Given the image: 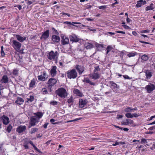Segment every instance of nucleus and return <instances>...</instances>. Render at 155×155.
Returning a JSON list of instances; mask_svg holds the SVG:
<instances>
[{
	"label": "nucleus",
	"instance_id": "obj_1",
	"mask_svg": "<svg viewBox=\"0 0 155 155\" xmlns=\"http://www.w3.org/2000/svg\"><path fill=\"white\" fill-rule=\"evenodd\" d=\"M59 56V54L57 51L54 52L53 51L49 52L47 55L48 59L51 61H56Z\"/></svg>",
	"mask_w": 155,
	"mask_h": 155
},
{
	"label": "nucleus",
	"instance_id": "obj_2",
	"mask_svg": "<svg viewBox=\"0 0 155 155\" xmlns=\"http://www.w3.org/2000/svg\"><path fill=\"white\" fill-rule=\"evenodd\" d=\"M56 93L61 97L65 98L67 95L66 90L62 87L56 90Z\"/></svg>",
	"mask_w": 155,
	"mask_h": 155
},
{
	"label": "nucleus",
	"instance_id": "obj_3",
	"mask_svg": "<svg viewBox=\"0 0 155 155\" xmlns=\"http://www.w3.org/2000/svg\"><path fill=\"white\" fill-rule=\"evenodd\" d=\"M67 75L68 78H76L77 76V72L75 69H73L67 71Z\"/></svg>",
	"mask_w": 155,
	"mask_h": 155
},
{
	"label": "nucleus",
	"instance_id": "obj_4",
	"mask_svg": "<svg viewBox=\"0 0 155 155\" xmlns=\"http://www.w3.org/2000/svg\"><path fill=\"white\" fill-rule=\"evenodd\" d=\"M12 45L13 47L16 51H19L20 50V48L21 46V43L15 40H14L12 41Z\"/></svg>",
	"mask_w": 155,
	"mask_h": 155
},
{
	"label": "nucleus",
	"instance_id": "obj_5",
	"mask_svg": "<svg viewBox=\"0 0 155 155\" xmlns=\"http://www.w3.org/2000/svg\"><path fill=\"white\" fill-rule=\"evenodd\" d=\"M110 85V87L113 91L116 93H117L119 89V86L113 81H110L109 82Z\"/></svg>",
	"mask_w": 155,
	"mask_h": 155
},
{
	"label": "nucleus",
	"instance_id": "obj_6",
	"mask_svg": "<svg viewBox=\"0 0 155 155\" xmlns=\"http://www.w3.org/2000/svg\"><path fill=\"white\" fill-rule=\"evenodd\" d=\"M39 119H38L36 117H32L30 118L29 123V125L31 126H35L36 125V124L39 122Z\"/></svg>",
	"mask_w": 155,
	"mask_h": 155
},
{
	"label": "nucleus",
	"instance_id": "obj_7",
	"mask_svg": "<svg viewBox=\"0 0 155 155\" xmlns=\"http://www.w3.org/2000/svg\"><path fill=\"white\" fill-rule=\"evenodd\" d=\"M145 89L147 90V92L150 93L153 90L155 89V85L152 84L147 85L145 87Z\"/></svg>",
	"mask_w": 155,
	"mask_h": 155
},
{
	"label": "nucleus",
	"instance_id": "obj_8",
	"mask_svg": "<svg viewBox=\"0 0 155 155\" xmlns=\"http://www.w3.org/2000/svg\"><path fill=\"white\" fill-rule=\"evenodd\" d=\"M0 119L2 120L3 123L5 125H7L9 122V118L5 115H3L1 117Z\"/></svg>",
	"mask_w": 155,
	"mask_h": 155
},
{
	"label": "nucleus",
	"instance_id": "obj_9",
	"mask_svg": "<svg viewBox=\"0 0 155 155\" xmlns=\"http://www.w3.org/2000/svg\"><path fill=\"white\" fill-rule=\"evenodd\" d=\"M87 101L85 99H80L79 106L80 107H84L87 103Z\"/></svg>",
	"mask_w": 155,
	"mask_h": 155
},
{
	"label": "nucleus",
	"instance_id": "obj_10",
	"mask_svg": "<svg viewBox=\"0 0 155 155\" xmlns=\"http://www.w3.org/2000/svg\"><path fill=\"white\" fill-rule=\"evenodd\" d=\"M26 129L25 126H20L18 127L16 129V131L19 133H21L24 132Z\"/></svg>",
	"mask_w": 155,
	"mask_h": 155
},
{
	"label": "nucleus",
	"instance_id": "obj_11",
	"mask_svg": "<svg viewBox=\"0 0 155 155\" xmlns=\"http://www.w3.org/2000/svg\"><path fill=\"white\" fill-rule=\"evenodd\" d=\"M69 42V39L68 37L66 36H64L61 37V43L63 45L68 44Z\"/></svg>",
	"mask_w": 155,
	"mask_h": 155
},
{
	"label": "nucleus",
	"instance_id": "obj_12",
	"mask_svg": "<svg viewBox=\"0 0 155 155\" xmlns=\"http://www.w3.org/2000/svg\"><path fill=\"white\" fill-rule=\"evenodd\" d=\"M124 124L125 125H130L132 127H135L136 126L133 120L131 119H127L126 122L124 123Z\"/></svg>",
	"mask_w": 155,
	"mask_h": 155
},
{
	"label": "nucleus",
	"instance_id": "obj_13",
	"mask_svg": "<svg viewBox=\"0 0 155 155\" xmlns=\"http://www.w3.org/2000/svg\"><path fill=\"white\" fill-rule=\"evenodd\" d=\"M49 31L48 30L45 31L42 34L41 39H43L44 40H46L49 37Z\"/></svg>",
	"mask_w": 155,
	"mask_h": 155
},
{
	"label": "nucleus",
	"instance_id": "obj_14",
	"mask_svg": "<svg viewBox=\"0 0 155 155\" xmlns=\"http://www.w3.org/2000/svg\"><path fill=\"white\" fill-rule=\"evenodd\" d=\"M15 37L20 42H23L26 39V37H22L18 35H15Z\"/></svg>",
	"mask_w": 155,
	"mask_h": 155
},
{
	"label": "nucleus",
	"instance_id": "obj_15",
	"mask_svg": "<svg viewBox=\"0 0 155 155\" xmlns=\"http://www.w3.org/2000/svg\"><path fill=\"white\" fill-rule=\"evenodd\" d=\"M57 67L55 66H54L50 70V74L53 77H54L56 74Z\"/></svg>",
	"mask_w": 155,
	"mask_h": 155
},
{
	"label": "nucleus",
	"instance_id": "obj_16",
	"mask_svg": "<svg viewBox=\"0 0 155 155\" xmlns=\"http://www.w3.org/2000/svg\"><path fill=\"white\" fill-rule=\"evenodd\" d=\"M52 40L54 43H57L60 41V38L58 36L53 35L52 36Z\"/></svg>",
	"mask_w": 155,
	"mask_h": 155
},
{
	"label": "nucleus",
	"instance_id": "obj_17",
	"mask_svg": "<svg viewBox=\"0 0 155 155\" xmlns=\"http://www.w3.org/2000/svg\"><path fill=\"white\" fill-rule=\"evenodd\" d=\"M70 41L74 42H78V38L76 35L74 34H72L70 35L69 37Z\"/></svg>",
	"mask_w": 155,
	"mask_h": 155
},
{
	"label": "nucleus",
	"instance_id": "obj_18",
	"mask_svg": "<svg viewBox=\"0 0 155 155\" xmlns=\"http://www.w3.org/2000/svg\"><path fill=\"white\" fill-rule=\"evenodd\" d=\"M146 3V1L143 0H140L137 1L136 6L137 7H140L142 5H144Z\"/></svg>",
	"mask_w": 155,
	"mask_h": 155
},
{
	"label": "nucleus",
	"instance_id": "obj_19",
	"mask_svg": "<svg viewBox=\"0 0 155 155\" xmlns=\"http://www.w3.org/2000/svg\"><path fill=\"white\" fill-rule=\"evenodd\" d=\"M57 82V80L54 78H50L48 81V84L53 86Z\"/></svg>",
	"mask_w": 155,
	"mask_h": 155
},
{
	"label": "nucleus",
	"instance_id": "obj_20",
	"mask_svg": "<svg viewBox=\"0 0 155 155\" xmlns=\"http://www.w3.org/2000/svg\"><path fill=\"white\" fill-rule=\"evenodd\" d=\"M24 101V100L22 98L18 97L15 102L18 104L21 105L23 104Z\"/></svg>",
	"mask_w": 155,
	"mask_h": 155
},
{
	"label": "nucleus",
	"instance_id": "obj_21",
	"mask_svg": "<svg viewBox=\"0 0 155 155\" xmlns=\"http://www.w3.org/2000/svg\"><path fill=\"white\" fill-rule=\"evenodd\" d=\"M155 8V5L153 3H151L149 6H147L145 8V10L148 11L150 10H153Z\"/></svg>",
	"mask_w": 155,
	"mask_h": 155
},
{
	"label": "nucleus",
	"instance_id": "obj_22",
	"mask_svg": "<svg viewBox=\"0 0 155 155\" xmlns=\"http://www.w3.org/2000/svg\"><path fill=\"white\" fill-rule=\"evenodd\" d=\"M84 46L87 49H90L93 47V45L91 43L89 42H85Z\"/></svg>",
	"mask_w": 155,
	"mask_h": 155
},
{
	"label": "nucleus",
	"instance_id": "obj_23",
	"mask_svg": "<svg viewBox=\"0 0 155 155\" xmlns=\"http://www.w3.org/2000/svg\"><path fill=\"white\" fill-rule=\"evenodd\" d=\"M146 75L147 78L148 77H151L152 76L153 72L150 70H147L146 71Z\"/></svg>",
	"mask_w": 155,
	"mask_h": 155
},
{
	"label": "nucleus",
	"instance_id": "obj_24",
	"mask_svg": "<svg viewBox=\"0 0 155 155\" xmlns=\"http://www.w3.org/2000/svg\"><path fill=\"white\" fill-rule=\"evenodd\" d=\"M128 53V54H127V56L129 58L134 57L137 54V52L135 51H132Z\"/></svg>",
	"mask_w": 155,
	"mask_h": 155
},
{
	"label": "nucleus",
	"instance_id": "obj_25",
	"mask_svg": "<svg viewBox=\"0 0 155 155\" xmlns=\"http://www.w3.org/2000/svg\"><path fill=\"white\" fill-rule=\"evenodd\" d=\"M35 81V79L34 78L31 81L29 84L30 87H33L35 86L36 82Z\"/></svg>",
	"mask_w": 155,
	"mask_h": 155
},
{
	"label": "nucleus",
	"instance_id": "obj_26",
	"mask_svg": "<svg viewBox=\"0 0 155 155\" xmlns=\"http://www.w3.org/2000/svg\"><path fill=\"white\" fill-rule=\"evenodd\" d=\"M9 81L8 78H2L0 80L1 83L2 84H6Z\"/></svg>",
	"mask_w": 155,
	"mask_h": 155
},
{
	"label": "nucleus",
	"instance_id": "obj_27",
	"mask_svg": "<svg viewBox=\"0 0 155 155\" xmlns=\"http://www.w3.org/2000/svg\"><path fill=\"white\" fill-rule=\"evenodd\" d=\"M84 70V68L83 67L78 65V72L80 74H82Z\"/></svg>",
	"mask_w": 155,
	"mask_h": 155
},
{
	"label": "nucleus",
	"instance_id": "obj_28",
	"mask_svg": "<svg viewBox=\"0 0 155 155\" xmlns=\"http://www.w3.org/2000/svg\"><path fill=\"white\" fill-rule=\"evenodd\" d=\"M34 114L35 115L37 116L39 118H41L43 116V114L41 112H37L35 113Z\"/></svg>",
	"mask_w": 155,
	"mask_h": 155
},
{
	"label": "nucleus",
	"instance_id": "obj_29",
	"mask_svg": "<svg viewBox=\"0 0 155 155\" xmlns=\"http://www.w3.org/2000/svg\"><path fill=\"white\" fill-rule=\"evenodd\" d=\"M84 81L86 82V83H89L91 85H94L95 84V83L91 82L88 79V78H86V79L85 78L84 80Z\"/></svg>",
	"mask_w": 155,
	"mask_h": 155
},
{
	"label": "nucleus",
	"instance_id": "obj_30",
	"mask_svg": "<svg viewBox=\"0 0 155 155\" xmlns=\"http://www.w3.org/2000/svg\"><path fill=\"white\" fill-rule=\"evenodd\" d=\"M66 24L70 25H72L73 26H77V25H75L74 24H78V22H71L66 21L65 22Z\"/></svg>",
	"mask_w": 155,
	"mask_h": 155
},
{
	"label": "nucleus",
	"instance_id": "obj_31",
	"mask_svg": "<svg viewBox=\"0 0 155 155\" xmlns=\"http://www.w3.org/2000/svg\"><path fill=\"white\" fill-rule=\"evenodd\" d=\"M141 58L143 61H147L148 59L149 58L147 55L144 54L141 56Z\"/></svg>",
	"mask_w": 155,
	"mask_h": 155
},
{
	"label": "nucleus",
	"instance_id": "obj_32",
	"mask_svg": "<svg viewBox=\"0 0 155 155\" xmlns=\"http://www.w3.org/2000/svg\"><path fill=\"white\" fill-rule=\"evenodd\" d=\"M38 130V129L37 128H32L31 130V131L29 132V133L31 134H32L34 133L35 132L37 131Z\"/></svg>",
	"mask_w": 155,
	"mask_h": 155
},
{
	"label": "nucleus",
	"instance_id": "obj_33",
	"mask_svg": "<svg viewBox=\"0 0 155 155\" xmlns=\"http://www.w3.org/2000/svg\"><path fill=\"white\" fill-rule=\"evenodd\" d=\"M113 49V48L111 46L108 45L106 48L107 52L106 54H107L110 51Z\"/></svg>",
	"mask_w": 155,
	"mask_h": 155
},
{
	"label": "nucleus",
	"instance_id": "obj_34",
	"mask_svg": "<svg viewBox=\"0 0 155 155\" xmlns=\"http://www.w3.org/2000/svg\"><path fill=\"white\" fill-rule=\"evenodd\" d=\"M124 111L126 112H132V107H128L125 109Z\"/></svg>",
	"mask_w": 155,
	"mask_h": 155
},
{
	"label": "nucleus",
	"instance_id": "obj_35",
	"mask_svg": "<svg viewBox=\"0 0 155 155\" xmlns=\"http://www.w3.org/2000/svg\"><path fill=\"white\" fill-rule=\"evenodd\" d=\"M12 127L11 124H9L8 127L6 129V130L7 131L8 133L10 132L12 129Z\"/></svg>",
	"mask_w": 155,
	"mask_h": 155
},
{
	"label": "nucleus",
	"instance_id": "obj_36",
	"mask_svg": "<svg viewBox=\"0 0 155 155\" xmlns=\"http://www.w3.org/2000/svg\"><path fill=\"white\" fill-rule=\"evenodd\" d=\"M125 116L128 118H132L133 117V116L132 114H131L130 113H127L125 114Z\"/></svg>",
	"mask_w": 155,
	"mask_h": 155
},
{
	"label": "nucleus",
	"instance_id": "obj_37",
	"mask_svg": "<svg viewBox=\"0 0 155 155\" xmlns=\"http://www.w3.org/2000/svg\"><path fill=\"white\" fill-rule=\"evenodd\" d=\"M41 91L44 94H48V92H49L47 89L45 88H43L42 89Z\"/></svg>",
	"mask_w": 155,
	"mask_h": 155
},
{
	"label": "nucleus",
	"instance_id": "obj_38",
	"mask_svg": "<svg viewBox=\"0 0 155 155\" xmlns=\"http://www.w3.org/2000/svg\"><path fill=\"white\" fill-rule=\"evenodd\" d=\"M53 86L50 84H48L47 87V90L49 92H51V88Z\"/></svg>",
	"mask_w": 155,
	"mask_h": 155
},
{
	"label": "nucleus",
	"instance_id": "obj_39",
	"mask_svg": "<svg viewBox=\"0 0 155 155\" xmlns=\"http://www.w3.org/2000/svg\"><path fill=\"white\" fill-rule=\"evenodd\" d=\"M27 99L28 101L31 102L34 100V97L33 96H30L29 98H27Z\"/></svg>",
	"mask_w": 155,
	"mask_h": 155
},
{
	"label": "nucleus",
	"instance_id": "obj_40",
	"mask_svg": "<svg viewBox=\"0 0 155 155\" xmlns=\"http://www.w3.org/2000/svg\"><path fill=\"white\" fill-rule=\"evenodd\" d=\"M18 70L17 69H15L13 70V74L14 75H16L18 74Z\"/></svg>",
	"mask_w": 155,
	"mask_h": 155
},
{
	"label": "nucleus",
	"instance_id": "obj_41",
	"mask_svg": "<svg viewBox=\"0 0 155 155\" xmlns=\"http://www.w3.org/2000/svg\"><path fill=\"white\" fill-rule=\"evenodd\" d=\"M147 143V140L144 138H142L141 139V143Z\"/></svg>",
	"mask_w": 155,
	"mask_h": 155
},
{
	"label": "nucleus",
	"instance_id": "obj_42",
	"mask_svg": "<svg viewBox=\"0 0 155 155\" xmlns=\"http://www.w3.org/2000/svg\"><path fill=\"white\" fill-rule=\"evenodd\" d=\"M78 43H79L81 44H84L85 43L84 41L83 40L81 39L78 38Z\"/></svg>",
	"mask_w": 155,
	"mask_h": 155
},
{
	"label": "nucleus",
	"instance_id": "obj_43",
	"mask_svg": "<svg viewBox=\"0 0 155 155\" xmlns=\"http://www.w3.org/2000/svg\"><path fill=\"white\" fill-rule=\"evenodd\" d=\"M55 121V120L54 119H51L50 120V122L52 124H57L58 123V122H54Z\"/></svg>",
	"mask_w": 155,
	"mask_h": 155
},
{
	"label": "nucleus",
	"instance_id": "obj_44",
	"mask_svg": "<svg viewBox=\"0 0 155 155\" xmlns=\"http://www.w3.org/2000/svg\"><path fill=\"white\" fill-rule=\"evenodd\" d=\"M68 102L69 103H71L73 102V97L72 96L71 97L68 99Z\"/></svg>",
	"mask_w": 155,
	"mask_h": 155
},
{
	"label": "nucleus",
	"instance_id": "obj_45",
	"mask_svg": "<svg viewBox=\"0 0 155 155\" xmlns=\"http://www.w3.org/2000/svg\"><path fill=\"white\" fill-rule=\"evenodd\" d=\"M93 75V78H99L100 77L99 74L96 72H94Z\"/></svg>",
	"mask_w": 155,
	"mask_h": 155
},
{
	"label": "nucleus",
	"instance_id": "obj_46",
	"mask_svg": "<svg viewBox=\"0 0 155 155\" xmlns=\"http://www.w3.org/2000/svg\"><path fill=\"white\" fill-rule=\"evenodd\" d=\"M58 104V102L56 101H51L50 102V104L52 105H57Z\"/></svg>",
	"mask_w": 155,
	"mask_h": 155
},
{
	"label": "nucleus",
	"instance_id": "obj_47",
	"mask_svg": "<svg viewBox=\"0 0 155 155\" xmlns=\"http://www.w3.org/2000/svg\"><path fill=\"white\" fill-rule=\"evenodd\" d=\"M78 96L81 97H82L83 96H84V95L83 93L81 92L79 90H78Z\"/></svg>",
	"mask_w": 155,
	"mask_h": 155
},
{
	"label": "nucleus",
	"instance_id": "obj_48",
	"mask_svg": "<svg viewBox=\"0 0 155 155\" xmlns=\"http://www.w3.org/2000/svg\"><path fill=\"white\" fill-rule=\"evenodd\" d=\"M127 53L126 51H122L120 53V56L122 57H123V56L124 54H126V53Z\"/></svg>",
	"mask_w": 155,
	"mask_h": 155
},
{
	"label": "nucleus",
	"instance_id": "obj_49",
	"mask_svg": "<svg viewBox=\"0 0 155 155\" xmlns=\"http://www.w3.org/2000/svg\"><path fill=\"white\" fill-rule=\"evenodd\" d=\"M96 47H97V48H103L104 47V45L102 44H98L97 45H96Z\"/></svg>",
	"mask_w": 155,
	"mask_h": 155
},
{
	"label": "nucleus",
	"instance_id": "obj_50",
	"mask_svg": "<svg viewBox=\"0 0 155 155\" xmlns=\"http://www.w3.org/2000/svg\"><path fill=\"white\" fill-rule=\"evenodd\" d=\"M150 32L149 30H142L140 31L141 33H149Z\"/></svg>",
	"mask_w": 155,
	"mask_h": 155
},
{
	"label": "nucleus",
	"instance_id": "obj_51",
	"mask_svg": "<svg viewBox=\"0 0 155 155\" xmlns=\"http://www.w3.org/2000/svg\"><path fill=\"white\" fill-rule=\"evenodd\" d=\"M115 32L116 33H122V34H125V32L123 31H116Z\"/></svg>",
	"mask_w": 155,
	"mask_h": 155
},
{
	"label": "nucleus",
	"instance_id": "obj_52",
	"mask_svg": "<svg viewBox=\"0 0 155 155\" xmlns=\"http://www.w3.org/2000/svg\"><path fill=\"white\" fill-rule=\"evenodd\" d=\"M106 7V5H103L100 6H99L98 8H99L101 9H104Z\"/></svg>",
	"mask_w": 155,
	"mask_h": 155
},
{
	"label": "nucleus",
	"instance_id": "obj_53",
	"mask_svg": "<svg viewBox=\"0 0 155 155\" xmlns=\"http://www.w3.org/2000/svg\"><path fill=\"white\" fill-rule=\"evenodd\" d=\"M123 27L125 29H130V28L128 26L126 25H123Z\"/></svg>",
	"mask_w": 155,
	"mask_h": 155
},
{
	"label": "nucleus",
	"instance_id": "obj_54",
	"mask_svg": "<svg viewBox=\"0 0 155 155\" xmlns=\"http://www.w3.org/2000/svg\"><path fill=\"white\" fill-rule=\"evenodd\" d=\"M132 115H133V117H137L139 116V114H137L136 113H134V114H132Z\"/></svg>",
	"mask_w": 155,
	"mask_h": 155
},
{
	"label": "nucleus",
	"instance_id": "obj_55",
	"mask_svg": "<svg viewBox=\"0 0 155 155\" xmlns=\"http://www.w3.org/2000/svg\"><path fill=\"white\" fill-rule=\"evenodd\" d=\"M155 129V125L153 126L150 127L148 130H153Z\"/></svg>",
	"mask_w": 155,
	"mask_h": 155
},
{
	"label": "nucleus",
	"instance_id": "obj_56",
	"mask_svg": "<svg viewBox=\"0 0 155 155\" xmlns=\"http://www.w3.org/2000/svg\"><path fill=\"white\" fill-rule=\"evenodd\" d=\"M34 149L37 150L38 152L41 153V152L40 151V150H39L35 146H34Z\"/></svg>",
	"mask_w": 155,
	"mask_h": 155
},
{
	"label": "nucleus",
	"instance_id": "obj_57",
	"mask_svg": "<svg viewBox=\"0 0 155 155\" xmlns=\"http://www.w3.org/2000/svg\"><path fill=\"white\" fill-rule=\"evenodd\" d=\"M132 34L135 36H137L138 35V34L135 31H133L132 32Z\"/></svg>",
	"mask_w": 155,
	"mask_h": 155
},
{
	"label": "nucleus",
	"instance_id": "obj_58",
	"mask_svg": "<svg viewBox=\"0 0 155 155\" xmlns=\"http://www.w3.org/2000/svg\"><path fill=\"white\" fill-rule=\"evenodd\" d=\"M1 53L2 56H4L5 54L3 50H1Z\"/></svg>",
	"mask_w": 155,
	"mask_h": 155
},
{
	"label": "nucleus",
	"instance_id": "obj_59",
	"mask_svg": "<svg viewBox=\"0 0 155 155\" xmlns=\"http://www.w3.org/2000/svg\"><path fill=\"white\" fill-rule=\"evenodd\" d=\"M74 94H78V89H74L73 91Z\"/></svg>",
	"mask_w": 155,
	"mask_h": 155
},
{
	"label": "nucleus",
	"instance_id": "obj_60",
	"mask_svg": "<svg viewBox=\"0 0 155 155\" xmlns=\"http://www.w3.org/2000/svg\"><path fill=\"white\" fill-rule=\"evenodd\" d=\"M15 7H18L20 10L22 9V6L21 5H16L15 6Z\"/></svg>",
	"mask_w": 155,
	"mask_h": 155
},
{
	"label": "nucleus",
	"instance_id": "obj_61",
	"mask_svg": "<svg viewBox=\"0 0 155 155\" xmlns=\"http://www.w3.org/2000/svg\"><path fill=\"white\" fill-rule=\"evenodd\" d=\"M99 70V66H97L95 68V69L94 70V72H96L97 71H98Z\"/></svg>",
	"mask_w": 155,
	"mask_h": 155
},
{
	"label": "nucleus",
	"instance_id": "obj_62",
	"mask_svg": "<svg viewBox=\"0 0 155 155\" xmlns=\"http://www.w3.org/2000/svg\"><path fill=\"white\" fill-rule=\"evenodd\" d=\"M28 142L30 144H31L33 147H34V146H35L31 141L30 140L28 141Z\"/></svg>",
	"mask_w": 155,
	"mask_h": 155
},
{
	"label": "nucleus",
	"instance_id": "obj_63",
	"mask_svg": "<svg viewBox=\"0 0 155 155\" xmlns=\"http://www.w3.org/2000/svg\"><path fill=\"white\" fill-rule=\"evenodd\" d=\"M118 145H119L118 142V141H116L115 142V143L113 144L112 145L113 146H116Z\"/></svg>",
	"mask_w": 155,
	"mask_h": 155
},
{
	"label": "nucleus",
	"instance_id": "obj_64",
	"mask_svg": "<svg viewBox=\"0 0 155 155\" xmlns=\"http://www.w3.org/2000/svg\"><path fill=\"white\" fill-rule=\"evenodd\" d=\"M48 123H46L43 126V127L45 128V129H46V128H47V126L48 125Z\"/></svg>",
	"mask_w": 155,
	"mask_h": 155
}]
</instances>
